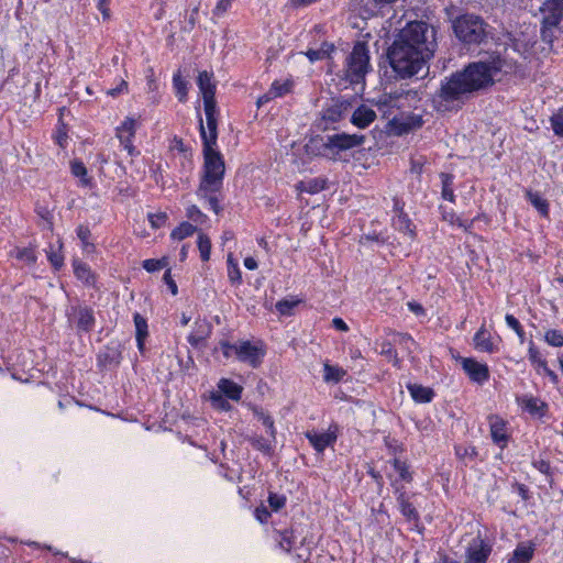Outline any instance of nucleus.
<instances>
[{"instance_id": "1", "label": "nucleus", "mask_w": 563, "mask_h": 563, "mask_svg": "<svg viewBox=\"0 0 563 563\" xmlns=\"http://www.w3.org/2000/svg\"><path fill=\"white\" fill-rule=\"evenodd\" d=\"M435 47L434 29L423 21H412L396 35L387 57L399 78H410L428 69V62L433 57Z\"/></svg>"}, {"instance_id": "2", "label": "nucleus", "mask_w": 563, "mask_h": 563, "mask_svg": "<svg viewBox=\"0 0 563 563\" xmlns=\"http://www.w3.org/2000/svg\"><path fill=\"white\" fill-rule=\"evenodd\" d=\"M200 134L203 144V176L201 178L197 196L206 200L210 208L219 213L220 206L217 192L222 186L225 166L221 154L214 150L217 143V126H205L200 119Z\"/></svg>"}, {"instance_id": "3", "label": "nucleus", "mask_w": 563, "mask_h": 563, "mask_svg": "<svg viewBox=\"0 0 563 563\" xmlns=\"http://www.w3.org/2000/svg\"><path fill=\"white\" fill-rule=\"evenodd\" d=\"M220 349L224 357L229 358L234 356L238 361L253 368L262 364L266 354V346L261 341L239 340L234 343L221 341Z\"/></svg>"}, {"instance_id": "4", "label": "nucleus", "mask_w": 563, "mask_h": 563, "mask_svg": "<svg viewBox=\"0 0 563 563\" xmlns=\"http://www.w3.org/2000/svg\"><path fill=\"white\" fill-rule=\"evenodd\" d=\"M488 35V25L476 14L460 15V52L471 51L482 44Z\"/></svg>"}, {"instance_id": "5", "label": "nucleus", "mask_w": 563, "mask_h": 563, "mask_svg": "<svg viewBox=\"0 0 563 563\" xmlns=\"http://www.w3.org/2000/svg\"><path fill=\"white\" fill-rule=\"evenodd\" d=\"M499 70L495 63H474L460 74V93L484 88L493 82Z\"/></svg>"}, {"instance_id": "6", "label": "nucleus", "mask_w": 563, "mask_h": 563, "mask_svg": "<svg viewBox=\"0 0 563 563\" xmlns=\"http://www.w3.org/2000/svg\"><path fill=\"white\" fill-rule=\"evenodd\" d=\"M418 101H420V98L417 91L399 89L393 93L379 97L376 106L383 117L395 121L398 110L406 111L411 108H417L416 103Z\"/></svg>"}, {"instance_id": "7", "label": "nucleus", "mask_w": 563, "mask_h": 563, "mask_svg": "<svg viewBox=\"0 0 563 563\" xmlns=\"http://www.w3.org/2000/svg\"><path fill=\"white\" fill-rule=\"evenodd\" d=\"M543 19L541 37L553 49V42L562 34L560 23L563 20V0H547L542 7Z\"/></svg>"}, {"instance_id": "8", "label": "nucleus", "mask_w": 563, "mask_h": 563, "mask_svg": "<svg viewBox=\"0 0 563 563\" xmlns=\"http://www.w3.org/2000/svg\"><path fill=\"white\" fill-rule=\"evenodd\" d=\"M369 55L365 43H356L346 58L345 76L351 84H360L369 71Z\"/></svg>"}, {"instance_id": "9", "label": "nucleus", "mask_w": 563, "mask_h": 563, "mask_svg": "<svg viewBox=\"0 0 563 563\" xmlns=\"http://www.w3.org/2000/svg\"><path fill=\"white\" fill-rule=\"evenodd\" d=\"M197 84L203 99L206 114L205 126H217V104L214 99L216 86L212 82V75L206 70L199 73Z\"/></svg>"}, {"instance_id": "10", "label": "nucleus", "mask_w": 563, "mask_h": 563, "mask_svg": "<svg viewBox=\"0 0 563 563\" xmlns=\"http://www.w3.org/2000/svg\"><path fill=\"white\" fill-rule=\"evenodd\" d=\"M364 136L358 134H346L339 133L330 135L324 144L327 155L332 159L336 158V155L342 151H347L357 147L363 144Z\"/></svg>"}, {"instance_id": "11", "label": "nucleus", "mask_w": 563, "mask_h": 563, "mask_svg": "<svg viewBox=\"0 0 563 563\" xmlns=\"http://www.w3.org/2000/svg\"><path fill=\"white\" fill-rule=\"evenodd\" d=\"M442 179V198L440 210L444 221L454 224L456 214L454 210V190L452 188L454 176L452 174H441Z\"/></svg>"}, {"instance_id": "12", "label": "nucleus", "mask_w": 563, "mask_h": 563, "mask_svg": "<svg viewBox=\"0 0 563 563\" xmlns=\"http://www.w3.org/2000/svg\"><path fill=\"white\" fill-rule=\"evenodd\" d=\"M461 365L470 380L477 385H484L489 379V368L486 363L479 362L473 357L461 360Z\"/></svg>"}, {"instance_id": "13", "label": "nucleus", "mask_w": 563, "mask_h": 563, "mask_svg": "<svg viewBox=\"0 0 563 563\" xmlns=\"http://www.w3.org/2000/svg\"><path fill=\"white\" fill-rule=\"evenodd\" d=\"M457 99V73H453L445 82L442 84L438 98V110L448 111L454 106L450 103Z\"/></svg>"}, {"instance_id": "14", "label": "nucleus", "mask_w": 563, "mask_h": 563, "mask_svg": "<svg viewBox=\"0 0 563 563\" xmlns=\"http://www.w3.org/2000/svg\"><path fill=\"white\" fill-rule=\"evenodd\" d=\"M492 547L479 536L474 538L466 548L465 563H486Z\"/></svg>"}, {"instance_id": "15", "label": "nucleus", "mask_w": 563, "mask_h": 563, "mask_svg": "<svg viewBox=\"0 0 563 563\" xmlns=\"http://www.w3.org/2000/svg\"><path fill=\"white\" fill-rule=\"evenodd\" d=\"M139 126V122L136 119L126 117L122 123L117 128V137L120 143L123 145L124 150L128 151L130 155L135 154V147L133 146V139L135 135V131Z\"/></svg>"}, {"instance_id": "16", "label": "nucleus", "mask_w": 563, "mask_h": 563, "mask_svg": "<svg viewBox=\"0 0 563 563\" xmlns=\"http://www.w3.org/2000/svg\"><path fill=\"white\" fill-rule=\"evenodd\" d=\"M489 429L493 442L500 449L506 448L510 438L508 422L499 416H490Z\"/></svg>"}, {"instance_id": "17", "label": "nucleus", "mask_w": 563, "mask_h": 563, "mask_svg": "<svg viewBox=\"0 0 563 563\" xmlns=\"http://www.w3.org/2000/svg\"><path fill=\"white\" fill-rule=\"evenodd\" d=\"M500 341L499 338L495 340L485 325H482L473 338L475 350L489 354L499 351Z\"/></svg>"}, {"instance_id": "18", "label": "nucleus", "mask_w": 563, "mask_h": 563, "mask_svg": "<svg viewBox=\"0 0 563 563\" xmlns=\"http://www.w3.org/2000/svg\"><path fill=\"white\" fill-rule=\"evenodd\" d=\"M519 405L533 416L542 417L545 415L548 405L533 396H523L518 399Z\"/></svg>"}, {"instance_id": "19", "label": "nucleus", "mask_w": 563, "mask_h": 563, "mask_svg": "<svg viewBox=\"0 0 563 563\" xmlns=\"http://www.w3.org/2000/svg\"><path fill=\"white\" fill-rule=\"evenodd\" d=\"M376 118V113L373 109L361 106L352 114L351 122L360 128L364 129L368 126Z\"/></svg>"}, {"instance_id": "20", "label": "nucleus", "mask_w": 563, "mask_h": 563, "mask_svg": "<svg viewBox=\"0 0 563 563\" xmlns=\"http://www.w3.org/2000/svg\"><path fill=\"white\" fill-rule=\"evenodd\" d=\"M310 444L318 451L323 452L327 446L334 443L336 435L333 432H308L306 434Z\"/></svg>"}, {"instance_id": "21", "label": "nucleus", "mask_w": 563, "mask_h": 563, "mask_svg": "<svg viewBox=\"0 0 563 563\" xmlns=\"http://www.w3.org/2000/svg\"><path fill=\"white\" fill-rule=\"evenodd\" d=\"M534 554V544L522 542L517 545L508 563H529Z\"/></svg>"}, {"instance_id": "22", "label": "nucleus", "mask_w": 563, "mask_h": 563, "mask_svg": "<svg viewBox=\"0 0 563 563\" xmlns=\"http://www.w3.org/2000/svg\"><path fill=\"white\" fill-rule=\"evenodd\" d=\"M218 389L222 395L234 401H239L243 393V387L241 385L228 378H221L218 382Z\"/></svg>"}, {"instance_id": "23", "label": "nucleus", "mask_w": 563, "mask_h": 563, "mask_svg": "<svg viewBox=\"0 0 563 563\" xmlns=\"http://www.w3.org/2000/svg\"><path fill=\"white\" fill-rule=\"evenodd\" d=\"M74 318L80 330L89 331L95 322L92 310L87 307H78L74 309Z\"/></svg>"}, {"instance_id": "24", "label": "nucleus", "mask_w": 563, "mask_h": 563, "mask_svg": "<svg viewBox=\"0 0 563 563\" xmlns=\"http://www.w3.org/2000/svg\"><path fill=\"white\" fill-rule=\"evenodd\" d=\"M134 324H135V338L137 343V349L140 352L144 351L145 340L148 336V327L145 318H143L140 313L134 314Z\"/></svg>"}, {"instance_id": "25", "label": "nucleus", "mask_w": 563, "mask_h": 563, "mask_svg": "<svg viewBox=\"0 0 563 563\" xmlns=\"http://www.w3.org/2000/svg\"><path fill=\"white\" fill-rule=\"evenodd\" d=\"M407 388L413 400L417 402H430L434 396V393L430 387L419 384H409Z\"/></svg>"}, {"instance_id": "26", "label": "nucleus", "mask_w": 563, "mask_h": 563, "mask_svg": "<svg viewBox=\"0 0 563 563\" xmlns=\"http://www.w3.org/2000/svg\"><path fill=\"white\" fill-rule=\"evenodd\" d=\"M323 372V379L327 383H339L346 374L342 367L333 366L328 363L324 364Z\"/></svg>"}, {"instance_id": "27", "label": "nucleus", "mask_w": 563, "mask_h": 563, "mask_svg": "<svg viewBox=\"0 0 563 563\" xmlns=\"http://www.w3.org/2000/svg\"><path fill=\"white\" fill-rule=\"evenodd\" d=\"M291 87L292 82L289 79L275 80L269 88V96H273L274 99L283 97L291 90Z\"/></svg>"}, {"instance_id": "28", "label": "nucleus", "mask_w": 563, "mask_h": 563, "mask_svg": "<svg viewBox=\"0 0 563 563\" xmlns=\"http://www.w3.org/2000/svg\"><path fill=\"white\" fill-rule=\"evenodd\" d=\"M274 440L265 439L262 435H252L249 438V442L252 444V446L265 454H271L273 451L272 442Z\"/></svg>"}, {"instance_id": "29", "label": "nucleus", "mask_w": 563, "mask_h": 563, "mask_svg": "<svg viewBox=\"0 0 563 563\" xmlns=\"http://www.w3.org/2000/svg\"><path fill=\"white\" fill-rule=\"evenodd\" d=\"M196 227L189 222L180 223L176 229H174L170 233V238L173 240L181 241L187 236H190L195 233Z\"/></svg>"}, {"instance_id": "30", "label": "nucleus", "mask_w": 563, "mask_h": 563, "mask_svg": "<svg viewBox=\"0 0 563 563\" xmlns=\"http://www.w3.org/2000/svg\"><path fill=\"white\" fill-rule=\"evenodd\" d=\"M197 245L200 252L201 260L203 262H208L210 260L211 254V240L209 239V236L200 232L198 234Z\"/></svg>"}, {"instance_id": "31", "label": "nucleus", "mask_w": 563, "mask_h": 563, "mask_svg": "<svg viewBox=\"0 0 563 563\" xmlns=\"http://www.w3.org/2000/svg\"><path fill=\"white\" fill-rule=\"evenodd\" d=\"M527 197L530 203L544 217L549 214V203L537 192H528Z\"/></svg>"}, {"instance_id": "32", "label": "nucleus", "mask_w": 563, "mask_h": 563, "mask_svg": "<svg viewBox=\"0 0 563 563\" xmlns=\"http://www.w3.org/2000/svg\"><path fill=\"white\" fill-rule=\"evenodd\" d=\"M398 504L400 507L401 514L407 518L409 521H416L418 520V512L416 508L405 498V495H400L398 498Z\"/></svg>"}, {"instance_id": "33", "label": "nucleus", "mask_w": 563, "mask_h": 563, "mask_svg": "<svg viewBox=\"0 0 563 563\" xmlns=\"http://www.w3.org/2000/svg\"><path fill=\"white\" fill-rule=\"evenodd\" d=\"M173 86L175 88L176 96L179 99V101H185L187 97V82L181 77L179 71L174 74L173 76Z\"/></svg>"}, {"instance_id": "34", "label": "nucleus", "mask_w": 563, "mask_h": 563, "mask_svg": "<svg viewBox=\"0 0 563 563\" xmlns=\"http://www.w3.org/2000/svg\"><path fill=\"white\" fill-rule=\"evenodd\" d=\"M395 344L400 345L402 349H405L408 354H411L413 350L416 349V342L413 339L405 333H396L393 339Z\"/></svg>"}, {"instance_id": "35", "label": "nucleus", "mask_w": 563, "mask_h": 563, "mask_svg": "<svg viewBox=\"0 0 563 563\" xmlns=\"http://www.w3.org/2000/svg\"><path fill=\"white\" fill-rule=\"evenodd\" d=\"M14 256L29 265L36 262L35 251L32 247H16L14 250Z\"/></svg>"}, {"instance_id": "36", "label": "nucleus", "mask_w": 563, "mask_h": 563, "mask_svg": "<svg viewBox=\"0 0 563 563\" xmlns=\"http://www.w3.org/2000/svg\"><path fill=\"white\" fill-rule=\"evenodd\" d=\"M77 236L78 239L81 241V244H82V250L85 252H92L95 246L92 243H90L89 239H90V230L88 227L86 225H79L77 228Z\"/></svg>"}, {"instance_id": "37", "label": "nucleus", "mask_w": 563, "mask_h": 563, "mask_svg": "<svg viewBox=\"0 0 563 563\" xmlns=\"http://www.w3.org/2000/svg\"><path fill=\"white\" fill-rule=\"evenodd\" d=\"M210 401L212 407L218 410L228 411L231 408V405L220 391H212L210 395Z\"/></svg>"}, {"instance_id": "38", "label": "nucleus", "mask_w": 563, "mask_h": 563, "mask_svg": "<svg viewBox=\"0 0 563 563\" xmlns=\"http://www.w3.org/2000/svg\"><path fill=\"white\" fill-rule=\"evenodd\" d=\"M71 173L80 179L82 186L90 185V179L87 177V168L81 162L71 163Z\"/></svg>"}, {"instance_id": "39", "label": "nucleus", "mask_w": 563, "mask_h": 563, "mask_svg": "<svg viewBox=\"0 0 563 563\" xmlns=\"http://www.w3.org/2000/svg\"><path fill=\"white\" fill-rule=\"evenodd\" d=\"M544 341L554 347H561L563 346V333L559 330H548L544 333Z\"/></svg>"}, {"instance_id": "40", "label": "nucleus", "mask_w": 563, "mask_h": 563, "mask_svg": "<svg viewBox=\"0 0 563 563\" xmlns=\"http://www.w3.org/2000/svg\"><path fill=\"white\" fill-rule=\"evenodd\" d=\"M395 227L401 231L408 239L413 238V229L410 220L405 216H399L395 221Z\"/></svg>"}, {"instance_id": "41", "label": "nucleus", "mask_w": 563, "mask_h": 563, "mask_svg": "<svg viewBox=\"0 0 563 563\" xmlns=\"http://www.w3.org/2000/svg\"><path fill=\"white\" fill-rule=\"evenodd\" d=\"M74 272H75V275L86 282V283H90L91 279H92V274L90 272V268L88 265L81 263V262H75L74 263Z\"/></svg>"}, {"instance_id": "42", "label": "nucleus", "mask_w": 563, "mask_h": 563, "mask_svg": "<svg viewBox=\"0 0 563 563\" xmlns=\"http://www.w3.org/2000/svg\"><path fill=\"white\" fill-rule=\"evenodd\" d=\"M62 249V243L58 242V250L54 251L51 249L47 252V258L51 262V264L56 268H60L64 264V256L60 254L59 250Z\"/></svg>"}, {"instance_id": "43", "label": "nucleus", "mask_w": 563, "mask_h": 563, "mask_svg": "<svg viewBox=\"0 0 563 563\" xmlns=\"http://www.w3.org/2000/svg\"><path fill=\"white\" fill-rule=\"evenodd\" d=\"M551 125L556 135L563 136V109L551 117Z\"/></svg>"}, {"instance_id": "44", "label": "nucleus", "mask_w": 563, "mask_h": 563, "mask_svg": "<svg viewBox=\"0 0 563 563\" xmlns=\"http://www.w3.org/2000/svg\"><path fill=\"white\" fill-rule=\"evenodd\" d=\"M528 357L534 368L541 365V363L545 362V360L541 356V353L538 351V349L534 346L532 342L530 343L528 349Z\"/></svg>"}, {"instance_id": "45", "label": "nucleus", "mask_w": 563, "mask_h": 563, "mask_svg": "<svg viewBox=\"0 0 563 563\" xmlns=\"http://www.w3.org/2000/svg\"><path fill=\"white\" fill-rule=\"evenodd\" d=\"M186 214L191 221L196 223H203L206 220V214H203L195 205H191L186 209Z\"/></svg>"}, {"instance_id": "46", "label": "nucleus", "mask_w": 563, "mask_h": 563, "mask_svg": "<svg viewBox=\"0 0 563 563\" xmlns=\"http://www.w3.org/2000/svg\"><path fill=\"white\" fill-rule=\"evenodd\" d=\"M330 49H333V45L330 44H323V46L320 49H309L307 52V56L311 62L319 60L323 58Z\"/></svg>"}, {"instance_id": "47", "label": "nucleus", "mask_w": 563, "mask_h": 563, "mask_svg": "<svg viewBox=\"0 0 563 563\" xmlns=\"http://www.w3.org/2000/svg\"><path fill=\"white\" fill-rule=\"evenodd\" d=\"M148 221L154 229L162 228L166 224L167 214L165 212L148 213Z\"/></svg>"}, {"instance_id": "48", "label": "nucleus", "mask_w": 563, "mask_h": 563, "mask_svg": "<svg viewBox=\"0 0 563 563\" xmlns=\"http://www.w3.org/2000/svg\"><path fill=\"white\" fill-rule=\"evenodd\" d=\"M268 504L275 511H277L285 506L286 498L284 496L272 493L268 496Z\"/></svg>"}, {"instance_id": "49", "label": "nucleus", "mask_w": 563, "mask_h": 563, "mask_svg": "<svg viewBox=\"0 0 563 563\" xmlns=\"http://www.w3.org/2000/svg\"><path fill=\"white\" fill-rule=\"evenodd\" d=\"M536 371L538 374H543L548 376L553 384H556L559 382L558 375L551 368L548 367L547 361L544 363H541V365H539L536 368Z\"/></svg>"}, {"instance_id": "50", "label": "nucleus", "mask_w": 563, "mask_h": 563, "mask_svg": "<svg viewBox=\"0 0 563 563\" xmlns=\"http://www.w3.org/2000/svg\"><path fill=\"white\" fill-rule=\"evenodd\" d=\"M260 419H261V421H262L263 426L267 429V431H268V433H269L271 438H272L273 440H275V433H276V431H275V427H274V420H273V418H272L271 416H268V415L261 413V415H260Z\"/></svg>"}, {"instance_id": "51", "label": "nucleus", "mask_w": 563, "mask_h": 563, "mask_svg": "<svg viewBox=\"0 0 563 563\" xmlns=\"http://www.w3.org/2000/svg\"><path fill=\"white\" fill-rule=\"evenodd\" d=\"M322 188L323 187L320 186L317 180H311L308 183L301 181L298 185V189H300L301 191H308L310 194L317 192V191L321 190Z\"/></svg>"}, {"instance_id": "52", "label": "nucleus", "mask_w": 563, "mask_h": 563, "mask_svg": "<svg viewBox=\"0 0 563 563\" xmlns=\"http://www.w3.org/2000/svg\"><path fill=\"white\" fill-rule=\"evenodd\" d=\"M232 2L233 0H219L213 9V14L216 16H222L229 10Z\"/></svg>"}, {"instance_id": "53", "label": "nucleus", "mask_w": 563, "mask_h": 563, "mask_svg": "<svg viewBox=\"0 0 563 563\" xmlns=\"http://www.w3.org/2000/svg\"><path fill=\"white\" fill-rule=\"evenodd\" d=\"M143 267L147 272L152 273L162 269L164 267V263L159 260H145L143 262Z\"/></svg>"}, {"instance_id": "54", "label": "nucleus", "mask_w": 563, "mask_h": 563, "mask_svg": "<svg viewBox=\"0 0 563 563\" xmlns=\"http://www.w3.org/2000/svg\"><path fill=\"white\" fill-rule=\"evenodd\" d=\"M324 119H328L332 122L338 121L341 118V107L333 106L324 111Z\"/></svg>"}, {"instance_id": "55", "label": "nucleus", "mask_w": 563, "mask_h": 563, "mask_svg": "<svg viewBox=\"0 0 563 563\" xmlns=\"http://www.w3.org/2000/svg\"><path fill=\"white\" fill-rule=\"evenodd\" d=\"M297 305L296 301H289V300H283V301H278L276 303V309L282 313V314H289L292 310V308Z\"/></svg>"}, {"instance_id": "56", "label": "nucleus", "mask_w": 563, "mask_h": 563, "mask_svg": "<svg viewBox=\"0 0 563 563\" xmlns=\"http://www.w3.org/2000/svg\"><path fill=\"white\" fill-rule=\"evenodd\" d=\"M445 14L451 23L452 32L457 36V15L454 7L445 8Z\"/></svg>"}, {"instance_id": "57", "label": "nucleus", "mask_w": 563, "mask_h": 563, "mask_svg": "<svg viewBox=\"0 0 563 563\" xmlns=\"http://www.w3.org/2000/svg\"><path fill=\"white\" fill-rule=\"evenodd\" d=\"M292 534L288 533L287 531L283 532L282 538L279 540V545L282 547V549L289 552L292 548Z\"/></svg>"}, {"instance_id": "58", "label": "nucleus", "mask_w": 563, "mask_h": 563, "mask_svg": "<svg viewBox=\"0 0 563 563\" xmlns=\"http://www.w3.org/2000/svg\"><path fill=\"white\" fill-rule=\"evenodd\" d=\"M228 277L232 284H241L242 275L239 266H231L230 269H228Z\"/></svg>"}, {"instance_id": "59", "label": "nucleus", "mask_w": 563, "mask_h": 563, "mask_svg": "<svg viewBox=\"0 0 563 563\" xmlns=\"http://www.w3.org/2000/svg\"><path fill=\"white\" fill-rule=\"evenodd\" d=\"M207 335V331H197V332H194L191 333L189 336H188V342L191 344V345H198L200 342H202L205 340Z\"/></svg>"}, {"instance_id": "60", "label": "nucleus", "mask_w": 563, "mask_h": 563, "mask_svg": "<svg viewBox=\"0 0 563 563\" xmlns=\"http://www.w3.org/2000/svg\"><path fill=\"white\" fill-rule=\"evenodd\" d=\"M394 467L399 473V475H400V477L402 479H408L409 478V473H408V471L406 468L405 463H402L399 460H395L394 461Z\"/></svg>"}, {"instance_id": "61", "label": "nucleus", "mask_w": 563, "mask_h": 563, "mask_svg": "<svg viewBox=\"0 0 563 563\" xmlns=\"http://www.w3.org/2000/svg\"><path fill=\"white\" fill-rule=\"evenodd\" d=\"M318 0H288L287 5L294 9L308 7Z\"/></svg>"}, {"instance_id": "62", "label": "nucleus", "mask_w": 563, "mask_h": 563, "mask_svg": "<svg viewBox=\"0 0 563 563\" xmlns=\"http://www.w3.org/2000/svg\"><path fill=\"white\" fill-rule=\"evenodd\" d=\"M255 516H256V519L260 522L264 523V522L267 521V519L269 518L271 514H269V511L265 507H258L255 510Z\"/></svg>"}, {"instance_id": "63", "label": "nucleus", "mask_w": 563, "mask_h": 563, "mask_svg": "<svg viewBox=\"0 0 563 563\" xmlns=\"http://www.w3.org/2000/svg\"><path fill=\"white\" fill-rule=\"evenodd\" d=\"M407 307L416 316H423L424 314L423 307L419 302H417V301H409V302H407Z\"/></svg>"}, {"instance_id": "64", "label": "nucleus", "mask_w": 563, "mask_h": 563, "mask_svg": "<svg viewBox=\"0 0 563 563\" xmlns=\"http://www.w3.org/2000/svg\"><path fill=\"white\" fill-rule=\"evenodd\" d=\"M505 320L507 325L511 328L514 331H518L521 328L519 320L512 314H506Z\"/></svg>"}]
</instances>
